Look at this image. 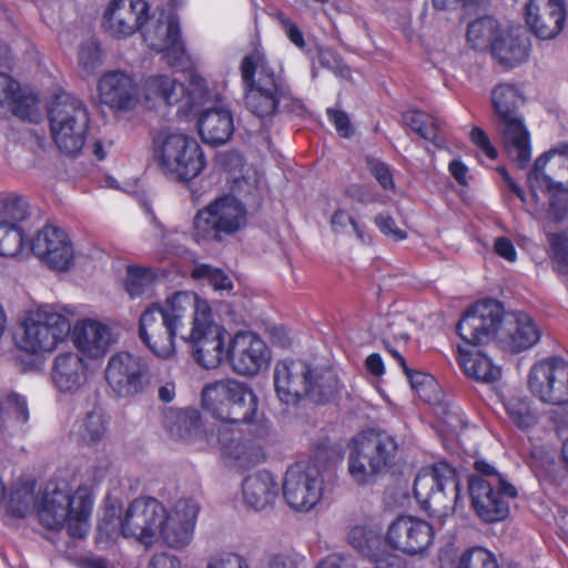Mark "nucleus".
Returning <instances> with one entry per match:
<instances>
[{"label":"nucleus","mask_w":568,"mask_h":568,"mask_svg":"<svg viewBox=\"0 0 568 568\" xmlns=\"http://www.w3.org/2000/svg\"><path fill=\"white\" fill-rule=\"evenodd\" d=\"M197 126L204 143L212 146L225 144L234 132L232 112L225 108L209 109L200 115Z\"/></svg>","instance_id":"c85d7f7f"},{"label":"nucleus","mask_w":568,"mask_h":568,"mask_svg":"<svg viewBox=\"0 0 568 568\" xmlns=\"http://www.w3.org/2000/svg\"><path fill=\"white\" fill-rule=\"evenodd\" d=\"M31 252L43 265L55 272H67L71 266V239L55 225H44L29 242Z\"/></svg>","instance_id":"a211bd4d"},{"label":"nucleus","mask_w":568,"mask_h":568,"mask_svg":"<svg viewBox=\"0 0 568 568\" xmlns=\"http://www.w3.org/2000/svg\"><path fill=\"white\" fill-rule=\"evenodd\" d=\"M71 310L67 305H43L28 311L20 321L16 346L30 355L53 353L68 342L71 335Z\"/></svg>","instance_id":"7ed1b4c3"},{"label":"nucleus","mask_w":568,"mask_h":568,"mask_svg":"<svg viewBox=\"0 0 568 568\" xmlns=\"http://www.w3.org/2000/svg\"><path fill=\"white\" fill-rule=\"evenodd\" d=\"M89 113L81 101L73 99V158L78 153L92 155L101 161L105 158L102 142L89 135Z\"/></svg>","instance_id":"473e14b6"},{"label":"nucleus","mask_w":568,"mask_h":568,"mask_svg":"<svg viewBox=\"0 0 568 568\" xmlns=\"http://www.w3.org/2000/svg\"><path fill=\"white\" fill-rule=\"evenodd\" d=\"M104 377L115 396L131 398L149 385L150 367L143 357L122 351L109 358Z\"/></svg>","instance_id":"f8f14e48"},{"label":"nucleus","mask_w":568,"mask_h":568,"mask_svg":"<svg viewBox=\"0 0 568 568\" xmlns=\"http://www.w3.org/2000/svg\"><path fill=\"white\" fill-rule=\"evenodd\" d=\"M505 310L501 303L493 298L475 303L468 308L457 324L462 339L473 346L499 341V331Z\"/></svg>","instance_id":"ddd939ff"},{"label":"nucleus","mask_w":568,"mask_h":568,"mask_svg":"<svg viewBox=\"0 0 568 568\" xmlns=\"http://www.w3.org/2000/svg\"><path fill=\"white\" fill-rule=\"evenodd\" d=\"M397 443L384 430L367 429L356 435L348 454V474L358 486L374 485L394 465Z\"/></svg>","instance_id":"20e7f679"},{"label":"nucleus","mask_w":568,"mask_h":568,"mask_svg":"<svg viewBox=\"0 0 568 568\" xmlns=\"http://www.w3.org/2000/svg\"><path fill=\"white\" fill-rule=\"evenodd\" d=\"M150 19L145 0H110L103 12L102 26L112 38H128L140 31Z\"/></svg>","instance_id":"412c9836"},{"label":"nucleus","mask_w":568,"mask_h":568,"mask_svg":"<svg viewBox=\"0 0 568 568\" xmlns=\"http://www.w3.org/2000/svg\"><path fill=\"white\" fill-rule=\"evenodd\" d=\"M456 568H499L496 556L483 547H473L462 554Z\"/></svg>","instance_id":"09e8293b"},{"label":"nucleus","mask_w":568,"mask_h":568,"mask_svg":"<svg viewBox=\"0 0 568 568\" xmlns=\"http://www.w3.org/2000/svg\"><path fill=\"white\" fill-rule=\"evenodd\" d=\"M225 333L222 326L212 321L210 306L201 305L189 335H181V338L191 345L194 359L209 369L217 367L226 356Z\"/></svg>","instance_id":"9b49d317"},{"label":"nucleus","mask_w":568,"mask_h":568,"mask_svg":"<svg viewBox=\"0 0 568 568\" xmlns=\"http://www.w3.org/2000/svg\"><path fill=\"white\" fill-rule=\"evenodd\" d=\"M475 475H471L468 480V485L474 481L478 483H493V477L498 480V485L509 484L501 474H499L495 467L485 460H476L474 464Z\"/></svg>","instance_id":"0e129e2a"},{"label":"nucleus","mask_w":568,"mask_h":568,"mask_svg":"<svg viewBox=\"0 0 568 568\" xmlns=\"http://www.w3.org/2000/svg\"><path fill=\"white\" fill-rule=\"evenodd\" d=\"M386 540L390 547L406 555L425 552L434 541L432 525L413 516H399L388 527Z\"/></svg>","instance_id":"4be33fe9"},{"label":"nucleus","mask_w":568,"mask_h":568,"mask_svg":"<svg viewBox=\"0 0 568 568\" xmlns=\"http://www.w3.org/2000/svg\"><path fill=\"white\" fill-rule=\"evenodd\" d=\"M306 393L308 398L316 404L329 402L339 390V381L331 367H317L310 365V373L306 374Z\"/></svg>","instance_id":"f704fd0d"},{"label":"nucleus","mask_w":568,"mask_h":568,"mask_svg":"<svg viewBox=\"0 0 568 568\" xmlns=\"http://www.w3.org/2000/svg\"><path fill=\"white\" fill-rule=\"evenodd\" d=\"M549 162L547 153L537 158L529 181L535 186H546L548 190L568 191V145L552 163L550 173L546 172Z\"/></svg>","instance_id":"7c9ffc66"},{"label":"nucleus","mask_w":568,"mask_h":568,"mask_svg":"<svg viewBox=\"0 0 568 568\" xmlns=\"http://www.w3.org/2000/svg\"><path fill=\"white\" fill-rule=\"evenodd\" d=\"M310 364L303 361H280L274 366L273 379L278 399L287 405H295L306 393V374Z\"/></svg>","instance_id":"cd10ccee"},{"label":"nucleus","mask_w":568,"mask_h":568,"mask_svg":"<svg viewBox=\"0 0 568 568\" xmlns=\"http://www.w3.org/2000/svg\"><path fill=\"white\" fill-rule=\"evenodd\" d=\"M521 100V94L514 84H499L491 92L507 156L518 169H526L530 163L531 146L529 132L518 114Z\"/></svg>","instance_id":"39448f33"},{"label":"nucleus","mask_w":568,"mask_h":568,"mask_svg":"<svg viewBox=\"0 0 568 568\" xmlns=\"http://www.w3.org/2000/svg\"><path fill=\"white\" fill-rule=\"evenodd\" d=\"M29 253L26 234L21 225L0 222V255L3 257L19 258Z\"/></svg>","instance_id":"a19ab883"},{"label":"nucleus","mask_w":568,"mask_h":568,"mask_svg":"<svg viewBox=\"0 0 568 568\" xmlns=\"http://www.w3.org/2000/svg\"><path fill=\"white\" fill-rule=\"evenodd\" d=\"M206 568H250L246 559L235 552H221L211 557Z\"/></svg>","instance_id":"69168bd1"},{"label":"nucleus","mask_w":568,"mask_h":568,"mask_svg":"<svg viewBox=\"0 0 568 568\" xmlns=\"http://www.w3.org/2000/svg\"><path fill=\"white\" fill-rule=\"evenodd\" d=\"M540 336L541 331L529 314L520 311L506 312L498 344L505 351L520 353L535 346Z\"/></svg>","instance_id":"bb28decb"},{"label":"nucleus","mask_w":568,"mask_h":568,"mask_svg":"<svg viewBox=\"0 0 568 568\" xmlns=\"http://www.w3.org/2000/svg\"><path fill=\"white\" fill-rule=\"evenodd\" d=\"M123 537L152 546L159 536L163 517V505L152 497H141L131 501L124 510Z\"/></svg>","instance_id":"2eb2a0df"},{"label":"nucleus","mask_w":568,"mask_h":568,"mask_svg":"<svg viewBox=\"0 0 568 568\" xmlns=\"http://www.w3.org/2000/svg\"><path fill=\"white\" fill-rule=\"evenodd\" d=\"M29 215L28 203L22 197H9L0 211V222L20 225Z\"/></svg>","instance_id":"13d9d810"},{"label":"nucleus","mask_w":568,"mask_h":568,"mask_svg":"<svg viewBox=\"0 0 568 568\" xmlns=\"http://www.w3.org/2000/svg\"><path fill=\"white\" fill-rule=\"evenodd\" d=\"M458 362L465 375L481 383H494L500 378L501 369L480 351H467L458 346Z\"/></svg>","instance_id":"c9c22d12"},{"label":"nucleus","mask_w":568,"mask_h":568,"mask_svg":"<svg viewBox=\"0 0 568 568\" xmlns=\"http://www.w3.org/2000/svg\"><path fill=\"white\" fill-rule=\"evenodd\" d=\"M51 378L60 393H69L71 390V354L69 352L60 353L55 356Z\"/></svg>","instance_id":"3c124183"},{"label":"nucleus","mask_w":568,"mask_h":568,"mask_svg":"<svg viewBox=\"0 0 568 568\" xmlns=\"http://www.w3.org/2000/svg\"><path fill=\"white\" fill-rule=\"evenodd\" d=\"M154 280L153 272L149 268L130 266L128 268V278L125 290L131 297H138L151 290Z\"/></svg>","instance_id":"8fccbe9b"},{"label":"nucleus","mask_w":568,"mask_h":568,"mask_svg":"<svg viewBox=\"0 0 568 568\" xmlns=\"http://www.w3.org/2000/svg\"><path fill=\"white\" fill-rule=\"evenodd\" d=\"M559 9H560V12L559 14H552L551 11L552 8L550 9L548 6L547 9L544 8H539L538 10V16H539V21H538V24L537 27H544L545 26H554V23L557 26V28H555V30L551 29V31H549L548 33H544L541 32L539 29H536L535 26L532 24V22L529 20V16H528V1L526 2L525 4V21L527 23V26L529 27L530 31L539 39L541 40H550V39H554L556 38L560 31L562 30L564 28V24H565V21H566V8H565V2L564 0H557L555 1Z\"/></svg>","instance_id":"c03bdc74"},{"label":"nucleus","mask_w":568,"mask_h":568,"mask_svg":"<svg viewBox=\"0 0 568 568\" xmlns=\"http://www.w3.org/2000/svg\"><path fill=\"white\" fill-rule=\"evenodd\" d=\"M41 525L49 530L65 529L71 536V487L68 481L50 483L37 508Z\"/></svg>","instance_id":"393cba45"},{"label":"nucleus","mask_w":568,"mask_h":568,"mask_svg":"<svg viewBox=\"0 0 568 568\" xmlns=\"http://www.w3.org/2000/svg\"><path fill=\"white\" fill-rule=\"evenodd\" d=\"M505 408L508 417L519 428L527 429L538 423V415L527 398L511 397L505 403Z\"/></svg>","instance_id":"49530a36"},{"label":"nucleus","mask_w":568,"mask_h":568,"mask_svg":"<svg viewBox=\"0 0 568 568\" xmlns=\"http://www.w3.org/2000/svg\"><path fill=\"white\" fill-rule=\"evenodd\" d=\"M93 505L94 497L89 486H79L73 491V539H83L90 532Z\"/></svg>","instance_id":"58836bf2"},{"label":"nucleus","mask_w":568,"mask_h":568,"mask_svg":"<svg viewBox=\"0 0 568 568\" xmlns=\"http://www.w3.org/2000/svg\"><path fill=\"white\" fill-rule=\"evenodd\" d=\"M10 111L20 119L30 122H38L40 119L38 99L34 95H22L20 90Z\"/></svg>","instance_id":"bf43d9fd"},{"label":"nucleus","mask_w":568,"mask_h":568,"mask_svg":"<svg viewBox=\"0 0 568 568\" xmlns=\"http://www.w3.org/2000/svg\"><path fill=\"white\" fill-rule=\"evenodd\" d=\"M229 424L224 423L217 430V440L221 445L223 453L235 459L245 458L246 444L242 440L240 435L230 429Z\"/></svg>","instance_id":"603ef678"},{"label":"nucleus","mask_w":568,"mask_h":568,"mask_svg":"<svg viewBox=\"0 0 568 568\" xmlns=\"http://www.w3.org/2000/svg\"><path fill=\"white\" fill-rule=\"evenodd\" d=\"M192 277L196 280L205 278L216 291H230L233 287L231 278L220 268H214L209 264H199L192 270Z\"/></svg>","instance_id":"864d4df0"},{"label":"nucleus","mask_w":568,"mask_h":568,"mask_svg":"<svg viewBox=\"0 0 568 568\" xmlns=\"http://www.w3.org/2000/svg\"><path fill=\"white\" fill-rule=\"evenodd\" d=\"M156 156L165 175L182 181L196 178L205 166V158L197 141L181 133L165 136L156 150Z\"/></svg>","instance_id":"6e6552de"},{"label":"nucleus","mask_w":568,"mask_h":568,"mask_svg":"<svg viewBox=\"0 0 568 568\" xmlns=\"http://www.w3.org/2000/svg\"><path fill=\"white\" fill-rule=\"evenodd\" d=\"M29 408L23 396L10 393L0 396V435L21 428L29 420Z\"/></svg>","instance_id":"4c0bfd02"},{"label":"nucleus","mask_w":568,"mask_h":568,"mask_svg":"<svg viewBox=\"0 0 568 568\" xmlns=\"http://www.w3.org/2000/svg\"><path fill=\"white\" fill-rule=\"evenodd\" d=\"M459 480L447 463L423 468L414 480V496L419 507L438 518L454 513L459 498Z\"/></svg>","instance_id":"423d86ee"},{"label":"nucleus","mask_w":568,"mask_h":568,"mask_svg":"<svg viewBox=\"0 0 568 568\" xmlns=\"http://www.w3.org/2000/svg\"><path fill=\"white\" fill-rule=\"evenodd\" d=\"M347 538L352 547L364 555H369L371 549L379 541L377 535L364 526L354 527Z\"/></svg>","instance_id":"052dcab7"},{"label":"nucleus","mask_w":568,"mask_h":568,"mask_svg":"<svg viewBox=\"0 0 568 568\" xmlns=\"http://www.w3.org/2000/svg\"><path fill=\"white\" fill-rule=\"evenodd\" d=\"M246 224L245 206L233 195H225L200 210L194 216V235L197 241L221 242Z\"/></svg>","instance_id":"0eeeda50"},{"label":"nucleus","mask_w":568,"mask_h":568,"mask_svg":"<svg viewBox=\"0 0 568 568\" xmlns=\"http://www.w3.org/2000/svg\"><path fill=\"white\" fill-rule=\"evenodd\" d=\"M202 404L214 418L226 424H247L256 437L268 433L267 423L257 416L258 398L244 382L226 378L202 389Z\"/></svg>","instance_id":"f03ea898"},{"label":"nucleus","mask_w":568,"mask_h":568,"mask_svg":"<svg viewBox=\"0 0 568 568\" xmlns=\"http://www.w3.org/2000/svg\"><path fill=\"white\" fill-rule=\"evenodd\" d=\"M240 70L245 105L251 113L261 119L278 112L303 114V102L292 94L285 79L274 71L264 53L256 50L245 55Z\"/></svg>","instance_id":"f257e3e1"},{"label":"nucleus","mask_w":568,"mask_h":568,"mask_svg":"<svg viewBox=\"0 0 568 568\" xmlns=\"http://www.w3.org/2000/svg\"><path fill=\"white\" fill-rule=\"evenodd\" d=\"M403 121L420 138L437 143L444 131L445 122L438 116L419 110L403 113Z\"/></svg>","instance_id":"ea45409f"},{"label":"nucleus","mask_w":568,"mask_h":568,"mask_svg":"<svg viewBox=\"0 0 568 568\" xmlns=\"http://www.w3.org/2000/svg\"><path fill=\"white\" fill-rule=\"evenodd\" d=\"M184 335L163 315L160 304L149 306L139 320L141 342L158 357L169 358L175 353L174 338Z\"/></svg>","instance_id":"aec40b11"},{"label":"nucleus","mask_w":568,"mask_h":568,"mask_svg":"<svg viewBox=\"0 0 568 568\" xmlns=\"http://www.w3.org/2000/svg\"><path fill=\"white\" fill-rule=\"evenodd\" d=\"M19 83L10 75L0 73V111L11 108L19 94Z\"/></svg>","instance_id":"e2e57ef3"},{"label":"nucleus","mask_w":568,"mask_h":568,"mask_svg":"<svg viewBox=\"0 0 568 568\" xmlns=\"http://www.w3.org/2000/svg\"><path fill=\"white\" fill-rule=\"evenodd\" d=\"M226 357L235 373L243 376L256 375L268 361L267 346L251 332H240L231 341Z\"/></svg>","instance_id":"b1692460"},{"label":"nucleus","mask_w":568,"mask_h":568,"mask_svg":"<svg viewBox=\"0 0 568 568\" xmlns=\"http://www.w3.org/2000/svg\"><path fill=\"white\" fill-rule=\"evenodd\" d=\"M532 170L529 172L527 180H529ZM532 191L540 189L546 190L554 194V199L549 203V209L546 216V227L550 231L554 226L564 223L568 217V204L565 200L558 197L559 195L568 194V191L548 190L546 186L532 187L530 181H528Z\"/></svg>","instance_id":"de8ad7c7"},{"label":"nucleus","mask_w":568,"mask_h":568,"mask_svg":"<svg viewBox=\"0 0 568 568\" xmlns=\"http://www.w3.org/2000/svg\"><path fill=\"white\" fill-rule=\"evenodd\" d=\"M115 342L112 329L106 324L92 318L77 322L73 326V346L77 349L79 372L73 376V385L85 383L92 363L102 358Z\"/></svg>","instance_id":"1a4fd4ad"},{"label":"nucleus","mask_w":568,"mask_h":568,"mask_svg":"<svg viewBox=\"0 0 568 568\" xmlns=\"http://www.w3.org/2000/svg\"><path fill=\"white\" fill-rule=\"evenodd\" d=\"M106 433V420L104 416L99 412H91L87 415L81 437L88 444L99 443Z\"/></svg>","instance_id":"6e6d98bb"},{"label":"nucleus","mask_w":568,"mask_h":568,"mask_svg":"<svg viewBox=\"0 0 568 568\" xmlns=\"http://www.w3.org/2000/svg\"><path fill=\"white\" fill-rule=\"evenodd\" d=\"M140 90L141 101L143 100L148 108H154L161 102L165 104L183 102L185 109L192 110L203 103L206 94L205 81L196 74L190 75L189 88L171 75H151L144 80Z\"/></svg>","instance_id":"9d476101"},{"label":"nucleus","mask_w":568,"mask_h":568,"mask_svg":"<svg viewBox=\"0 0 568 568\" xmlns=\"http://www.w3.org/2000/svg\"><path fill=\"white\" fill-rule=\"evenodd\" d=\"M75 568H115L108 559L91 551L73 556Z\"/></svg>","instance_id":"774afa93"},{"label":"nucleus","mask_w":568,"mask_h":568,"mask_svg":"<svg viewBox=\"0 0 568 568\" xmlns=\"http://www.w3.org/2000/svg\"><path fill=\"white\" fill-rule=\"evenodd\" d=\"M100 101L115 111H131L141 103V90L132 75L120 71L105 72L98 84Z\"/></svg>","instance_id":"a878e982"},{"label":"nucleus","mask_w":568,"mask_h":568,"mask_svg":"<svg viewBox=\"0 0 568 568\" xmlns=\"http://www.w3.org/2000/svg\"><path fill=\"white\" fill-rule=\"evenodd\" d=\"M528 387L542 403L556 406L568 404V362L549 357L536 363L529 372Z\"/></svg>","instance_id":"4468645a"},{"label":"nucleus","mask_w":568,"mask_h":568,"mask_svg":"<svg viewBox=\"0 0 568 568\" xmlns=\"http://www.w3.org/2000/svg\"><path fill=\"white\" fill-rule=\"evenodd\" d=\"M50 130L59 150L71 153V113L70 95L67 92L55 94L48 105Z\"/></svg>","instance_id":"2f4dec72"},{"label":"nucleus","mask_w":568,"mask_h":568,"mask_svg":"<svg viewBox=\"0 0 568 568\" xmlns=\"http://www.w3.org/2000/svg\"><path fill=\"white\" fill-rule=\"evenodd\" d=\"M200 504L193 498H181L170 510L163 507L158 538L170 548L182 549L193 539Z\"/></svg>","instance_id":"f3484780"},{"label":"nucleus","mask_w":568,"mask_h":568,"mask_svg":"<svg viewBox=\"0 0 568 568\" xmlns=\"http://www.w3.org/2000/svg\"><path fill=\"white\" fill-rule=\"evenodd\" d=\"M499 33L497 21L490 17H484L469 23L467 41L475 50L491 51L493 42Z\"/></svg>","instance_id":"79ce46f5"},{"label":"nucleus","mask_w":568,"mask_h":568,"mask_svg":"<svg viewBox=\"0 0 568 568\" xmlns=\"http://www.w3.org/2000/svg\"><path fill=\"white\" fill-rule=\"evenodd\" d=\"M79 67L85 75L93 73L102 64V54L99 43L89 40L83 43L79 51Z\"/></svg>","instance_id":"4d7b16f0"},{"label":"nucleus","mask_w":568,"mask_h":568,"mask_svg":"<svg viewBox=\"0 0 568 568\" xmlns=\"http://www.w3.org/2000/svg\"><path fill=\"white\" fill-rule=\"evenodd\" d=\"M547 242L555 272L562 282L568 283V235L548 231Z\"/></svg>","instance_id":"a18cd8bd"},{"label":"nucleus","mask_w":568,"mask_h":568,"mask_svg":"<svg viewBox=\"0 0 568 568\" xmlns=\"http://www.w3.org/2000/svg\"><path fill=\"white\" fill-rule=\"evenodd\" d=\"M244 503L254 510H263L273 505L278 496V485L274 476L261 470L246 476L242 484Z\"/></svg>","instance_id":"c756f323"},{"label":"nucleus","mask_w":568,"mask_h":568,"mask_svg":"<svg viewBox=\"0 0 568 568\" xmlns=\"http://www.w3.org/2000/svg\"><path fill=\"white\" fill-rule=\"evenodd\" d=\"M148 45L163 53L165 62L172 67H184L189 62V54L181 40L178 17L170 13L165 19L159 18L156 23L143 33Z\"/></svg>","instance_id":"5701e85b"},{"label":"nucleus","mask_w":568,"mask_h":568,"mask_svg":"<svg viewBox=\"0 0 568 568\" xmlns=\"http://www.w3.org/2000/svg\"><path fill=\"white\" fill-rule=\"evenodd\" d=\"M378 230L393 241H403L407 237L406 231L397 227L395 220L386 213H379L375 217Z\"/></svg>","instance_id":"338daca9"},{"label":"nucleus","mask_w":568,"mask_h":568,"mask_svg":"<svg viewBox=\"0 0 568 568\" xmlns=\"http://www.w3.org/2000/svg\"><path fill=\"white\" fill-rule=\"evenodd\" d=\"M367 169L385 191H393L395 183L389 166L377 159H366Z\"/></svg>","instance_id":"680f3d73"},{"label":"nucleus","mask_w":568,"mask_h":568,"mask_svg":"<svg viewBox=\"0 0 568 568\" xmlns=\"http://www.w3.org/2000/svg\"><path fill=\"white\" fill-rule=\"evenodd\" d=\"M471 505L477 516L486 523L504 520L509 515V499L517 497V488L513 484L498 485L474 481L468 485Z\"/></svg>","instance_id":"6ab92c4d"},{"label":"nucleus","mask_w":568,"mask_h":568,"mask_svg":"<svg viewBox=\"0 0 568 568\" xmlns=\"http://www.w3.org/2000/svg\"><path fill=\"white\" fill-rule=\"evenodd\" d=\"M322 486L323 479L315 466L296 464L286 470L283 496L291 508L307 511L320 501Z\"/></svg>","instance_id":"dca6fc26"},{"label":"nucleus","mask_w":568,"mask_h":568,"mask_svg":"<svg viewBox=\"0 0 568 568\" xmlns=\"http://www.w3.org/2000/svg\"><path fill=\"white\" fill-rule=\"evenodd\" d=\"M529 39L516 32H500L493 42L491 54L505 68H515L528 58Z\"/></svg>","instance_id":"72a5a7b5"},{"label":"nucleus","mask_w":568,"mask_h":568,"mask_svg":"<svg viewBox=\"0 0 568 568\" xmlns=\"http://www.w3.org/2000/svg\"><path fill=\"white\" fill-rule=\"evenodd\" d=\"M201 305H207L205 302H199L195 294L189 292H176L168 297L164 304H160L163 315L173 323L181 332L184 322L196 317L197 310Z\"/></svg>","instance_id":"e433bc0d"},{"label":"nucleus","mask_w":568,"mask_h":568,"mask_svg":"<svg viewBox=\"0 0 568 568\" xmlns=\"http://www.w3.org/2000/svg\"><path fill=\"white\" fill-rule=\"evenodd\" d=\"M302 557L297 554L281 550L267 551L258 561L257 568H301Z\"/></svg>","instance_id":"5fc2aeb1"},{"label":"nucleus","mask_w":568,"mask_h":568,"mask_svg":"<svg viewBox=\"0 0 568 568\" xmlns=\"http://www.w3.org/2000/svg\"><path fill=\"white\" fill-rule=\"evenodd\" d=\"M124 511L118 505L105 507L102 518L97 527L95 542L108 544L114 541L119 536L123 537Z\"/></svg>","instance_id":"37998d69"}]
</instances>
